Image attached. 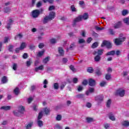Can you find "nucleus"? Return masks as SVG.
<instances>
[{
    "label": "nucleus",
    "mask_w": 129,
    "mask_h": 129,
    "mask_svg": "<svg viewBox=\"0 0 129 129\" xmlns=\"http://www.w3.org/2000/svg\"><path fill=\"white\" fill-rule=\"evenodd\" d=\"M32 125H33V123H30L29 124H28L27 126H26V128L27 129H30L31 128V127H32Z\"/></svg>",
    "instance_id": "nucleus-53"
},
{
    "label": "nucleus",
    "mask_w": 129,
    "mask_h": 129,
    "mask_svg": "<svg viewBox=\"0 0 129 129\" xmlns=\"http://www.w3.org/2000/svg\"><path fill=\"white\" fill-rule=\"evenodd\" d=\"M62 119V116L61 115H57L56 117V120L58 121H60Z\"/></svg>",
    "instance_id": "nucleus-32"
},
{
    "label": "nucleus",
    "mask_w": 129,
    "mask_h": 129,
    "mask_svg": "<svg viewBox=\"0 0 129 129\" xmlns=\"http://www.w3.org/2000/svg\"><path fill=\"white\" fill-rule=\"evenodd\" d=\"M44 52H45V51H44V50H42L41 51H39L37 54L38 57H41V56H43V55L44 54Z\"/></svg>",
    "instance_id": "nucleus-30"
},
{
    "label": "nucleus",
    "mask_w": 129,
    "mask_h": 129,
    "mask_svg": "<svg viewBox=\"0 0 129 129\" xmlns=\"http://www.w3.org/2000/svg\"><path fill=\"white\" fill-rule=\"evenodd\" d=\"M104 127L106 129L108 128V127H109V124H107V123L105 124H104Z\"/></svg>",
    "instance_id": "nucleus-64"
},
{
    "label": "nucleus",
    "mask_w": 129,
    "mask_h": 129,
    "mask_svg": "<svg viewBox=\"0 0 129 129\" xmlns=\"http://www.w3.org/2000/svg\"><path fill=\"white\" fill-rule=\"evenodd\" d=\"M44 3H49V4H53L54 3V0H42Z\"/></svg>",
    "instance_id": "nucleus-41"
},
{
    "label": "nucleus",
    "mask_w": 129,
    "mask_h": 129,
    "mask_svg": "<svg viewBox=\"0 0 129 129\" xmlns=\"http://www.w3.org/2000/svg\"><path fill=\"white\" fill-rule=\"evenodd\" d=\"M114 54H115V51L112 50L111 51L108 52L106 54V56H113V55H114Z\"/></svg>",
    "instance_id": "nucleus-14"
},
{
    "label": "nucleus",
    "mask_w": 129,
    "mask_h": 129,
    "mask_svg": "<svg viewBox=\"0 0 129 129\" xmlns=\"http://www.w3.org/2000/svg\"><path fill=\"white\" fill-rule=\"evenodd\" d=\"M109 32L111 35H114L115 32L113 31V30L110 29H109Z\"/></svg>",
    "instance_id": "nucleus-55"
},
{
    "label": "nucleus",
    "mask_w": 129,
    "mask_h": 129,
    "mask_svg": "<svg viewBox=\"0 0 129 129\" xmlns=\"http://www.w3.org/2000/svg\"><path fill=\"white\" fill-rule=\"evenodd\" d=\"M49 60H50V57L48 56L46 57L44 59H43V63H45V64H46L47 62L49 61Z\"/></svg>",
    "instance_id": "nucleus-36"
},
{
    "label": "nucleus",
    "mask_w": 129,
    "mask_h": 129,
    "mask_svg": "<svg viewBox=\"0 0 129 129\" xmlns=\"http://www.w3.org/2000/svg\"><path fill=\"white\" fill-rule=\"evenodd\" d=\"M108 117L109 119L112 120V121H114V120H115V117H114V115H113V113H112V112L109 113Z\"/></svg>",
    "instance_id": "nucleus-9"
},
{
    "label": "nucleus",
    "mask_w": 129,
    "mask_h": 129,
    "mask_svg": "<svg viewBox=\"0 0 129 129\" xmlns=\"http://www.w3.org/2000/svg\"><path fill=\"white\" fill-rule=\"evenodd\" d=\"M88 81H87V80H84L82 82L83 85H86L87 84H88Z\"/></svg>",
    "instance_id": "nucleus-54"
},
{
    "label": "nucleus",
    "mask_w": 129,
    "mask_h": 129,
    "mask_svg": "<svg viewBox=\"0 0 129 129\" xmlns=\"http://www.w3.org/2000/svg\"><path fill=\"white\" fill-rule=\"evenodd\" d=\"M28 103H30L31 102H32V101H33V98L32 97H29L28 100Z\"/></svg>",
    "instance_id": "nucleus-57"
},
{
    "label": "nucleus",
    "mask_w": 129,
    "mask_h": 129,
    "mask_svg": "<svg viewBox=\"0 0 129 129\" xmlns=\"http://www.w3.org/2000/svg\"><path fill=\"white\" fill-rule=\"evenodd\" d=\"M111 104V100L110 99L108 100L106 103L107 107H110Z\"/></svg>",
    "instance_id": "nucleus-31"
},
{
    "label": "nucleus",
    "mask_w": 129,
    "mask_h": 129,
    "mask_svg": "<svg viewBox=\"0 0 129 129\" xmlns=\"http://www.w3.org/2000/svg\"><path fill=\"white\" fill-rule=\"evenodd\" d=\"M39 15H40V11H39L38 10H35L32 12V17L34 18V19L38 18V17H39Z\"/></svg>",
    "instance_id": "nucleus-5"
},
{
    "label": "nucleus",
    "mask_w": 129,
    "mask_h": 129,
    "mask_svg": "<svg viewBox=\"0 0 129 129\" xmlns=\"http://www.w3.org/2000/svg\"><path fill=\"white\" fill-rule=\"evenodd\" d=\"M97 47H98V43L97 42L94 43L92 45V48H97Z\"/></svg>",
    "instance_id": "nucleus-37"
},
{
    "label": "nucleus",
    "mask_w": 129,
    "mask_h": 129,
    "mask_svg": "<svg viewBox=\"0 0 129 129\" xmlns=\"http://www.w3.org/2000/svg\"><path fill=\"white\" fill-rule=\"evenodd\" d=\"M17 68H18V64L17 63H14L13 65V70H17Z\"/></svg>",
    "instance_id": "nucleus-45"
},
{
    "label": "nucleus",
    "mask_w": 129,
    "mask_h": 129,
    "mask_svg": "<svg viewBox=\"0 0 129 129\" xmlns=\"http://www.w3.org/2000/svg\"><path fill=\"white\" fill-rule=\"evenodd\" d=\"M37 124L39 127L43 126V121L41 120H38L37 121Z\"/></svg>",
    "instance_id": "nucleus-28"
},
{
    "label": "nucleus",
    "mask_w": 129,
    "mask_h": 129,
    "mask_svg": "<svg viewBox=\"0 0 129 129\" xmlns=\"http://www.w3.org/2000/svg\"><path fill=\"white\" fill-rule=\"evenodd\" d=\"M44 84V88H47V84H48V81L47 80H45L43 82Z\"/></svg>",
    "instance_id": "nucleus-38"
},
{
    "label": "nucleus",
    "mask_w": 129,
    "mask_h": 129,
    "mask_svg": "<svg viewBox=\"0 0 129 129\" xmlns=\"http://www.w3.org/2000/svg\"><path fill=\"white\" fill-rule=\"evenodd\" d=\"M58 53L60 56H63V55H64V50L62 47L58 48Z\"/></svg>",
    "instance_id": "nucleus-16"
},
{
    "label": "nucleus",
    "mask_w": 129,
    "mask_h": 129,
    "mask_svg": "<svg viewBox=\"0 0 129 129\" xmlns=\"http://www.w3.org/2000/svg\"><path fill=\"white\" fill-rule=\"evenodd\" d=\"M87 72L89 73H92L93 72V68H88V69H87Z\"/></svg>",
    "instance_id": "nucleus-43"
},
{
    "label": "nucleus",
    "mask_w": 129,
    "mask_h": 129,
    "mask_svg": "<svg viewBox=\"0 0 129 129\" xmlns=\"http://www.w3.org/2000/svg\"><path fill=\"white\" fill-rule=\"evenodd\" d=\"M121 27V22L119 21L114 24V29H118Z\"/></svg>",
    "instance_id": "nucleus-8"
},
{
    "label": "nucleus",
    "mask_w": 129,
    "mask_h": 129,
    "mask_svg": "<svg viewBox=\"0 0 129 129\" xmlns=\"http://www.w3.org/2000/svg\"><path fill=\"white\" fill-rule=\"evenodd\" d=\"M41 6H42V3L40 2H38L36 4L37 8H40V7H41Z\"/></svg>",
    "instance_id": "nucleus-60"
},
{
    "label": "nucleus",
    "mask_w": 129,
    "mask_h": 129,
    "mask_svg": "<svg viewBox=\"0 0 129 129\" xmlns=\"http://www.w3.org/2000/svg\"><path fill=\"white\" fill-rule=\"evenodd\" d=\"M73 82L74 83H77V82H78V79L75 78L73 79Z\"/></svg>",
    "instance_id": "nucleus-62"
},
{
    "label": "nucleus",
    "mask_w": 129,
    "mask_h": 129,
    "mask_svg": "<svg viewBox=\"0 0 129 129\" xmlns=\"http://www.w3.org/2000/svg\"><path fill=\"white\" fill-rule=\"evenodd\" d=\"M13 25V20L12 19H9L7 22V25L6 28L8 30H11V26Z\"/></svg>",
    "instance_id": "nucleus-6"
},
{
    "label": "nucleus",
    "mask_w": 129,
    "mask_h": 129,
    "mask_svg": "<svg viewBox=\"0 0 129 129\" xmlns=\"http://www.w3.org/2000/svg\"><path fill=\"white\" fill-rule=\"evenodd\" d=\"M128 14V10H123L122 11V16H126Z\"/></svg>",
    "instance_id": "nucleus-27"
},
{
    "label": "nucleus",
    "mask_w": 129,
    "mask_h": 129,
    "mask_svg": "<svg viewBox=\"0 0 129 129\" xmlns=\"http://www.w3.org/2000/svg\"><path fill=\"white\" fill-rule=\"evenodd\" d=\"M43 113H45V114H49L50 113V109L48 108H45L43 109Z\"/></svg>",
    "instance_id": "nucleus-18"
},
{
    "label": "nucleus",
    "mask_w": 129,
    "mask_h": 129,
    "mask_svg": "<svg viewBox=\"0 0 129 129\" xmlns=\"http://www.w3.org/2000/svg\"><path fill=\"white\" fill-rule=\"evenodd\" d=\"M19 110L21 113H23V112H24V111H25V107H24V106H20L19 107Z\"/></svg>",
    "instance_id": "nucleus-23"
},
{
    "label": "nucleus",
    "mask_w": 129,
    "mask_h": 129,
    "mask_svg": "<svg viewBox=\"0 0 129 129\" xmlns=\"http://www.w3.org/2000/svg\"><path fill=\"white\" fill-rule=\"evenodd\" d=\"M106 84L107 83L106 81H102L100 83V86H101V87H103V86H105V85H106Z\"/></svg>",
    "instance_id": "nucleus-44"
},
{
    "label": "nucleus",
    "mask_w": 129,
    "mask_h": 129,
    "mask_svg": "<svg viewBox=\"0 0 129 129\" xmlns=\"http://www.w3.org/2000/svg\"><path fill=\"white\" fill-rule=\"evenodd\" d=\"M122 124L123 126H126V127L129 126V122L128 121H123L122 122Z\"/></svg>",
    "instance_id": "nucleus-21"
},
{
    "label": "nucleus",
    "mask_w": 129,
    "mask_h": 129,
    "mask_svg": "<svg viewBox=\"0 0 129 129\" xmlns=\"http://www.w3.org/2000/svg\"><path fill=\"white\" fill-rule=\"evenodd\" d=\"M42 116H43V111H41V112H39V113L38 114V120L41 119V118H42Z\"/></svg>",
    "instance_id": "nucleus-35"
},
{
    "label": "nucleus",
    "mask_w": 129,
    "mask_h": 129,
    "mask_svg": "<svg viewBox=\"0 0 129 129\" xmlns=\"http://www.w3.org/2000/svg\"><path fill=\"white\" fill-rule=\"evenodd\" d=\"M48 10L49 11H54V10H55V7H54L53 6H51L49 7Z\"/></svg>",
    "instance_id": "nucleus-59"
},
{
    "label": "nucleus",
    "mask_w": 129,
    "mask_h": 129,
    "mask_svg": "<svg viewBox=\"0 0 129 129\" xmlns=\"http://www.w3.org/2000/svg\"><path fill=\"white\" fill-rule=\"evenodd\" d=\"M85 42V40L83 39L79 38V44H83V43H84Z\"/></svg>",
    "instance_id": "nucleus-48"
},
{
    "label": "nucleus",
    "mask_w": 129,
    "mask_h": 129,
    "mask_svg": "<svg viewBox=\"0 0 129 129\" xmlns=\"http://www.w3.org/2000/svg\"><path fill=\"white\" fill-rule=\"evenodd\" d=\"M93 92H94V88H91L86 92V95H89V94L93 93Z\"/></svg>",
    "instance_id": "nucleus-12"
},
{
    "label": "nucleus",
    "mask_w": 129,
    "mask_h": 129,
    "mask_svg": "<svg viewBox=\"0 0 129 129\" xmlns=\"http://www.w3.org/2000/svg\"><path fill=\"white\" fill-rule=\"evenodd\" d=\"M83 90V87L82 86H79L78 87V91H82Z\"/></svg>",
    "instance_id": "nucleus-52"
},
{
    "label": "nucleus",
    "mask_w": 129,
    "mask_h": 129,
    "mask_svg": "<svg viewBox=\"0 0 129 129\" xmlns=\"http://www.w3.org/2000/svg\"><path fill=\"white\" fill-rule=\"evenodd\" d=\"M88 19V13H85L83 15H80L78 17H77L73 21V26H75L76 25V23H78V22H80L81 21H82V20H87Z\"/></svg>",
    "instance_id": "nucleus-1"
},
{
    "label": "nucleus",
    "mask_w": 129,
    "mask_h": 129,
    "mask_svg": "<svg viewBox=\"0 0 129 129\" xmlns=\"http://www.w3.org/2000/svg\"><path fill=\"white\" fill-rule=\"evenodd\" d=\"M125 40V37L116 38L115 39L114 43L116 45H121V43H122V42H124Z\"/></svg>",
    "instance_id": "nucleus-2"
},
{
    "label": "nucleus",
    "mask_w": 129,
    "mask_h": 129,
    "mask_svg": "<svg viewBox=\"0 0 129 129\" xmlns=\"http://www.w3.org/2000/svg\"><path fill=\"white\" fill-rule=\"evenodd\" d=\"M95 61L96 62H99V61H100V55H97L95 57Z\"/></svg>",
    "instance_id": "nucleus-33"
},
{
    "label": "nucleus",
    "mask_w": 129,
    "mask_h": 129,
    "mask_svg": "<svg viewBox=\"0 0 129 129\" xmlns=\"http://www.w3.org/2000/svg\"><path fill=\"white\" fill-rule=\"evenodd\" d=\"M95 28L97 31H102V30H104V28L103 27H99L98 26H95Z\"/></svg>",
    "instance_id": "nucleus-34"
},
{
    "label": "nucleus",
    "mask_w": 129,
    "mask_h": 129,
    "mask_svg": "<svg viewBox=\"0 0 129 129\" xmlns=\"http://www.w3.org/2000/svg\"><path fill=\"white\" fill-rule=\"evenodd\" d=\"M4 12L5 13H10V12H11V9L7 7L4 9Z\"/></svg>",
    "instance_id": "nucleus-42"
},
{
    "label": "nucleus",
    "mask_w": 129,
    "mask_h": 129,
    "mask_svg": "<svg viewBox=\"0 0 129 129\" xmlns=\"http://www.w3.org/2000/svg\"><path fill=\"white\" fill-rule=\"evenodd\" d=\"M49 21H51V20L49 19V18L48 17V16H45V17L44 18V19H43L42 22H43V23L44 24H47V23H48V22H49Z\"/></svg>",
    "instance_id": "nucleus-15"
},
{
    "label": "nucleus",
    "mask_w": 129,
    "mask_h": 129,
    "mask_svg": "<svg viewBox=\"0 0 129 129\" xmlns=\"http://www.w3.org/2000/svg\"><path fill=\"white\" fill-rule=\"evenodd\" d=\"M123 21L124 24H126V25H129V18H125Z\"/></svg>",
    "instance_id": "nucleus-26"
},
{
    "label": "nucleus",
    "mask_w": 129,
    "mask_h": 129,
    "mask_svg": "<svg viewBox=\"0 0 129 129\" xmlns=\"http://www.w3.org/2000/svg\"><path fill=\"white\" fill-rule=\"evenodd\" d=\"M44 69V66L41 65L37 68H35V70L36 72H38V70H43Z\"/></svg>",
    "instance_id": "nucleus-19"
},
{
    "label": "nucleus",
    "mask_w": 129,
    "mask_h": 129,
    "mask_svg": "<svg viewBox=\"0 0 129 129\" xmlns=\"http://www.w3.org/2000/svg\"><path fill=\"white\" fill-rule=\"evenodd\" d=\"M38 47L40 48V49H42L43 47H44V43H40L38 45Z\"/></svg>",
    "instance_id": "nucleus-61"
},
{
    "label": "nucleus",
    "mask_w": 129,
    "mask_h": 129,
    "mask_svg": "<svg viewBox=\"0 0 129 129\" xmlns=\"http://www.w3.org/2000/svg\"><path fill=\"white\" fill-rule=\"evenodd\" d=\"M22 37H23V35H22V34H19L15 37V40H17V39H18V38L19 39H21Z\"/></svg>",
    "instance_id": "nucleus-46"
},
{
    "label": "nucleus",
    "mask_w": 129,
    "mask_h": 129,
    "mask_svg": "<svg viewBox=\"0 0 129 129\" xmlns=\"http://www.w3.org/2000/svg\"><path fill=\"white\" fill-rule=\"evenodd\" d=\"M104 46H106L108 49H109L112 47V45H111V43L108 41L104 40L103 41L102 44H101V47H104Z\"/></svg>",
    "instance_id": "nucleus-4"
},
{
    "label": "nucleus",
    "mask_w": 129,
    "mask_h": 129,
    "mask_svg": "<svg viewBox=\"0 0 129 129\" xmlns=\"http://www.w3.org/2000/svg\"><path fill=\"white\" fill-rule=\"evenodd\" d=\"M26 46H27V44H26V42L22 43L20 46L21 50H24V49L26 48Z\"/></svg>",
    "instance_id": "nucleus-20"
},
{
    "label": "nucleus",
    "mask_w": 129,
    "mask_h": 129,
    "mask_svg": "<svg viewBox=\"0 0 129 129\" xmlns=\"http://www.w3.org/2000/svg\"><path fill=\"white\" fill-rule=\"evenodd\" d=\"M96 73L97 74V75H101V72L100 71V69H97L96 71Z\"/></svg>",
    "instance_id": "nucleus-47"
},
{
    "label": "nucleus",
    "mask_w": 129,
    "mask_h": 129,
    "mask_svg": "<svg viewBox=\"0 0 129 129\" xmlns=\"http://www.w3.org/2000/svg\"><path fill=\"white\" fill-rule=\"evenodd\" d=\"M9 41H10V38L9 37H5L4 38V43H8V42H9Z\"/></svg>",
    "instance_id": "nucleus-50"
},
{
    "label": "nucleus",
    "mask_w": 129,
    "mask_h": 129,
    "mask_svg": "<svg viewBox=\"0 0 129 129\" xmlns=\"http://www.w3.org/2000/svg\"><path fill=\"white\" fill-rule=\"evenodd\" d=\"M55 12H51L49 13L48 16H47V17H48V19H49L50 21H51V20H53V19H55Z\"/></svg>",
    "instance_id": "nucleus-7"
},
{
    "label": "nucleus",
    "mask_w": 129,
    "mask_h": 129,
    "mask_svg": "<svg viewBox=\"0 0 129 129\" xmlns=\"http://www.w3.org/2000/svg\"><path fill=\"white\" fill-rule=\"evenodd\" d=\"M95 100H98V101H102V100H103V96L102 95L98 96L95 98Z\"/></svg>",
    "instance_id": "nucleus-13"
},
{
    "label": "nucleus",
    "mask_w": 129,
    "mask_h": 129,
    "mask_svg": "<svg viewBox=\"0 0 129 129\" xmlns=\"http://www.w3.org/2000/svg\"><path fill=\"white\" fill-rule=\"evenodd\" d=\"M105 79H106V80H110V79H111V74H106Z\"/></svg>",
    "instance_id": "nucleus-24"
},
{
    "label": "nucleus",
    "mask_w": 129,
    "mask_h": 129,
    "mask_svg": "<svg viewBox=\"0 0 129 129\" xmlns=\"http://www.w3.org/2000/svg\"><path fill=\"white\" fill-rule=\"evenodd\" d=\"M53 87L54 89H58L59 88V85L58 84V83H54Z\"/></svg>",
    "instance_id": "nucleus-49"
},
{
    "label": "nucleus",
    "mask_w": 129,
    "mask_h": 129,
    "mask_svg": "<svg viewBox=\"0 0 129 129\" xmlns=\"http://www.w3.org/2000/svg\"><path fill=\"white\" fill-rule=\"evenodd\" d=\"M14 92L16 95H18L20 93V89L18 88H16L14 90Z\"/></svg>",
    "instance_id": "nucleus-25"
},
{
    "label": "nucleus",
    "mask_w": 129,
    "mask_h": 129,
    "mask_svg": "<svg viewBox=\"0 0 129 129\" xmlns=\"http://www.w3.org/2000/svg\"><path fill=\"white\" fill-rule=\"evenodd\" d=\"M79 4L81 7H83L84 6V1H81L79 2Z\"/></svg>",
    "instance_id": "nucleus-56"
},
{
    "label": "nucleus",
    "mask_w": 129,
    "mask_h": 129,
    "mask_svg": "<svg viewBox=\"0 0 129 129\" xmlns=\"http://www.w3.org/2000/svg\"><path fill=\"white\" fill-rule=\"evenodd\" d=\"M124 94H125L124 90L122 89H119L115 92V95H118L121 97H123V96H124Z\"/></svg>",
    "instance_id": "nucleus-3"
},
{
    "label": "nucleus",
    "mask_w": 129,
    "mask_h": 129,
    "mask_svg": "<svg viewBox=\"0 0 129 129\" xmlns=\"http://www.w3.org/2000/svg\"><path fill=\"white\" fill-rule=\"evenodd\" d=\"M92 105L91 104V103L88 102V103H87L86 106L87 107H88V108H90V107H91Z\"/></svg>",
    "instance_id": "nucleus-58"
},
{
    "label": "nucleus",
    "mask_w": 129,
    "mask_h": 129,
    "mask_svg": "<svg viewBox=\"0 0 129 129\" xmlns=\"http://www.w3.org/2000/svg\"><path fill=\"white\" fill-rule=\"evenodd\" d=\"M2 82L3 84L7 83V82H8V78H7V77L4 76L3 77L2 79Z\"/></svg>",
    "instance_id": "nucleus-22"
},
{
    "label": "nucleus",
    "mask_w": 129,
    "mask_h": 129,
    "mask_svg": "<svg viewBox=\"0 0 129 129\" xmlns=\"http://www.w3.org/2000/svg\"><path fill=\"white\" fill-rule=\"evenodd\" d=\"M1 109H3V110H10L11 109V106H4L1 108Z\"/></svg>",
    "instance_id": "nucleus-17"
},
{
    "label": "nucleus",
    "mask_w": 129,
    "mask_h": 129,
    "mask_svg": "<svg viewBox=\"0 0 129 129\" xmlns=\"http://www.w3.org/2000/svg\"><path fill=\"white\" fill-rule=\"evenodd\" d=\"M81 35H82L83 37H85V31L82 30Z\"/></svg>",
    "instance_id": "nucleus-63"
},
{
    "label": "nucleus",
    "mask_w": 129,
    "mask_h": 129,
    "mask_svg": "<svg viewBox=\"0 0 129 129\" xmlns=\"http://www.w3.org/2000/svg\"><path fill=\"white\" fill-rule=\"evenodd\" d=\"M86 120L88 123H90V122H93L95 121L93 118L90 117H87L86 118Z\"/></svg>",
    "instance_id": "nucleus-10"
},
{
    "label": "nucleus",
    "mask_w": 129,
    "mask_h": 129,
    "mask_svg": "<svg viewBox=\"0 0 129 129\" xmlns=\"http://www.w3.org/2000/svg\"><path fill=\"white\" fill-rule=\"evenodd\" d=\"M55 128H57V129H62V126H61V125H60V124H55Z\"/></svg>",
    "instance_id": "nucleus-39"
},
{
    "label": "nucleus",
    "mask_w": 129,
    "mask_h": 129,
    "mask_svg": "<svg viewBox=\"0 0 129 129\" xmlns=\"http://www.w3.org/2000/svg\"><path fill=\"white\" fill-rule=\"evenodd\" d=\"M89 85L90 86H94L95 85V81L92 79L89 80Z\"/></svg>",
    "instance_id": "nucleus-11"
},
{
    "label": "nucleus",
    "mask_w": 129,
    "mask_h": 129,
    "mask_svg": "<svg viewBox=\"0 0 129 129\" xmlns=\"http://www.w3.org/2000/svg\"><path fill=\"white\" fill-rule=\"evenodd\" d=\"M98 55H102L103 54V50L102 49H99L97 51Z\"/></svg>",
    "instance_id": "nucleus-40"
},
{
    "label": "nucleus",
    "mask_w": 129,
    "mask_h": 129,
    "mask_svg": "<svg viewBox=\"0 0 129 129\" xmlns=\"http://www.w3.org/2000/svg\"><path fill=\"white\" fill-rule=\"evenodd\" d=\"M56 40L55 38H52L51 39H50V43L51 44H55V43H56Z\"/></svg>",
    "instance_id": "nucleus-51"
},
{
    "label": "nucleus",
    "mask_w": 129,
    "mask_h": 129,
    "mask_svg": "<svg viewBox=\"0 0 129 129\" xmlns=\"http://www.w3.org/2000/svg\"><path fill=\"white\" fill-rule=\"evenodd\" d=\"M71 10L72 12H77V9L75 8V6L74 5H72L71 7Z\"/></svg>",
    "instance_id": "nucleus-29"
}]
</instances>
